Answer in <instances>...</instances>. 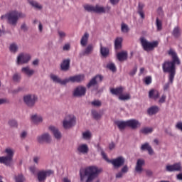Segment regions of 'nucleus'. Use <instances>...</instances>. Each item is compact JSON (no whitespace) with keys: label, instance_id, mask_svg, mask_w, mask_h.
Masks as SVG:
<instances>
[{"label":"nucleus","instance_id":"1","mask_svg":"<svg viewBox=\"0 0 182 182\" xmlns=\"http://www.w3.org/2000/svg\"><path fill=\"white\" fill-rule=\"evenodd\" d=\"M168 55L171 57L172 60L165 61L162 64V70L164 73H168V79L170 83L173 84L176 72V65H181V61H180L177 53L173 48H170L168 50Z\"/></svg>","mask_w":182,"mask_h":182},{"label":"nucleus","instance_id":"2","mask_svg":"<svg viewBox=\"0 0 182 182\" xmlns=\"http://www.w3.org/2000/svg\"><path fill=\"white\" fill-rule=\"evenodd\" d=\"M102 173V168L96 166H90L80 170V178L81 182H92L96 180Z\"/></svg>","mask_w":182,"mask_h":182},{"label":"nucleus","instance_id":"3","mask_svg":"<svg viewBox=\"0 0 182 182\" xmlns=\"http://www.w3.org/2000/svg\"><path fill=\"white\" fill-rule=\"evenodd\" d=\"M26 16L23 14L22 12H18L16 10H11L6 13L4 15L1 16V19L3 21L4 19L6 20V22L11 26H16L18 23V21L21 18H25Z\"/></svg>","mask_w":182,"mask_h":182},{"label":"nucleus","instance_id":"4","mask_svg":"<svg viewBox=\"0 0 182 182\" xmlns=\"http://www.w3.org/2000/svg\"><path fill=\"white\" fill-rule=\"evenodd\" d=\"M50 79H52V80L55 83H59L60 85H66L67 83H69V82H72L73 83H75V82L79 83L82 80H85V75H78L71 76L69 78H66L63 80L62 79L59 78L58 75H50Z\"/></svg>","mask_w":182,"mask_h":182},{"label":"nucleus","instance_id":"5","mask_svg":"<svg viewBox=\"0 0 182 182\" xmlns=\"http://www.w3.org/2000/svg\"><path fill=\"white\" fill-rule=\"evenodd\" d=\"M6 154L5 156H0V164H4L7 167H11L12 166V161H14V156L15 155V151L11 148H6L4 150Z\"/></svg>","mask_w":182,"mask_h":182},{"label":"nucleus","instance_id":"6","mask_svg":"<svg viewBox=\"0 0 182 182\" xmlns=\"http://www.w3.org/2000/svg\"><path fill=\"white\" fill-rule=\"evenodd\" d=\"M140 42L145 52H151V50H154V49L159 46V41H155L149 42L147 40H146V38L143 37L140 38Z\"/></svg>","mask_w":182,"mask_h":182},{"label":"nucleus","instance_id":"7","mask_svg":"<svg viewBox=\"0 0 182 182\" xmlns=\"http://www.w3.org/2000/svg\"><path fill=\"white\" fill-rule=\"evenodd\" d=\"M84 9L87 12H95V14H106V12H109L110 11V7H102L99 5H96L95 6L90 5H85Z\"/></svg>","mask_w":182,"mask_h":182},{"label":"nucleus","instance_id":"8","mask_svg":"<svg viewBox=\"0 0 182 182\" xmlns=\"http://www.w3.org/2000/svg\"><path fill=\"white\" fill-rule=\"evenodd\" d=\"M104 77L102 75H97L93 77L87 85V89L93 87L94 90H97L99 89V83L103 82Z\"/></svg>","mask_w":182,"mask_h":182},{"label":"nucleus","instance_id":"9","mask_svg":"<svg viewBox=\"0 0 182 182\" xmlns=\"http://www.w3.org/2000/svg\"><path fill=\"white\" fill-rule=\"evenodd\" d=\"M76 124V117L73 114H69L65 117L63 122L64 129H70Z\"/></svg>","mask_w":182,"mask_h":182},{"label":"nucleus","instance_id":"10","mask_svg":"<svg viewBox=\"0 0 182 182\" xmlns=\"http://www.w3.org/2000/svg\"><path fill=\"white\" fill-rule=\"evenodd\" d=\"M23 101L28 107H33L38 102V97L35 95H27L23 97Z\"/></svg>","mask_w":182,"mask_h":182},{"label":"nucleus","instance_id":"11","mask_svg":"<svg viewBox=\"0 0 182 182\" xmlns=\"http://www.w3.org/2000/svg\"><path fill=\"white\" fill-rule=\"evenodd\" d=\"M50 174H53V171L51 170L49 171H40L37 174L38 180L39 182L45 181L46 180L47 176H50Z\"/></svg>","mask_w":182,"mask_h":182},{"label":"nucleus","instance_id":"12","mask_svg":"<svg viewBox=\"0 0 182 182\" xmlns=\"http://www.w3.org/2000/svg\"><path fill=\"white\" fill-rule=\"evenodd\" d=\"M31 60V55L29 54H20L17 58L18 65L28 63Z\"/></svg>","mask_w":182,"mask_h":182},{"label":"nucleus","instance_id":"13","mask_svg":"<svg viewBox=\"0 0 182 182\" xmlns=\"http://www.w3.org/2000/svg\"><path fill=\"white\" fill-rule=\"evenodd\" d=\"M85 95H86V87L83 86L77 87L73 92V96L75 97H80Z\"/></svg>","mask_w":182,"mask_h":182},{"label":"nucleus","instance_id":"14","mask_svg":"<svg viewBox=\"0 0 182 182\" xmlns=\"http://www.w3.org/2000/svg\"><path fill=\"white\" fill-rule=\"evenodd\" d=\"M127 127H130L131 129H136L138 127L141 126V124L137 119H129L127 121Z\"/></svg>","mask_w":182,"mask_h":182},{"label":"nucleus","instance_id":"15","mask_svg":"<svg viewBox=\"0 0 182 182\" xmlns=\"http://www.w3.org/2000/svg\"><path fill=\"white\" fill-rule=\"evenodd\" d=\"M110 163L114 166V167H122L124 164V158L122 156H119L118 158L111 160Z\"/></svg>","mask_w":182,"mask_h":182},{"label":"nucleus","instance_id":"16","mask_svg":"<svg viewBox=\"0 0 182 182\" xmlns=\"http://www.w3.org/2000/svg\"><path fill=\"white\" fill-rule=\"evenodd\" d=\"M181 171V164L176 163L173 165L166 166V171Z\"/></svg>","mask_w":182,"mask_h":182},{"label":"nucleus","instance_id":"17","mask_svg":"<svg viewBox=\"0 0 182 182\" xmlns=\"http://www.w3.org/2000/svg\"><path fill=\"white\" fill-rule=\"evenodd\" d=\"M49 130L53 133L54 137L59 140L62 138V134L59 132V129L55 126H50L48 127Z\"/></svg>","mask_w":182,"mask_h":182},{"label":"nucleus","instance_id":"18","mask_svg":"<svg viewBox=\"0 0 182 182\" xmlns=\"http://www.w3.org/2000/svg\"><path fill=\"white\" fill-rule=\"evenodd\" d=\"M37 140L38 143H43V141H46V143H50V135L49 134L46 133L41 136H38L37 137Z\"/></svg>","mask_w":182,"mask_h":182},{"label":"nucleus","instance_id":"19","mask_svg":"<svg viewBox=\"0 0 182 182\" xmlns=\"http://www.w3.org/2000/svg\"><path fill=\"white\" fill-rule=\"evenodd\" d=\"M149 99H153L154 100H157V99H159V97H160V92H159V90H157L156 89H151L149 92Z\"/></svg>","mask_w":182,"mask_h":182},{"label":"nucleus","instance_id":"20","mask_svg":"<svg viewBox=\"0 0 182 182\" xmlns=\"http://www.w3.org/2000/svg\"><path fill=\"white\" fill-rule=\"evenodd\" d=\"M128 56L129 54L127 53V51H121L117 54V58L119 62H124V60H127Z\"/></svg>","mask_w":182,"mask_h":182},{"label":"nucleus","instance_id":"21","mask_svg":"<svg viewBox=\"0 0 182 182\" xmlns=\"http://www.w3.org/2000/svg\"><path fill=\"white\" fill-rule=\"evenodd\" d=\"M77 150L81 153V154H87V153H89V146H87L86 144H80Z\"/></svg>","mask_w":182,"mask_h":182},{"label":"nucleus","instance_id":"22","mask_svg":"<svg viewBox=\"0 0 182 182\" xmlns=\"http://www.w3.org/2000/svg\"><path fill=\"white\" fill-rule=\"evenodd\" d=\"M124 90V87L120 86L117 88H111L110 92L112 93V95H114L115 96H120L121 95H123Z\"/></svg>","mask_w":182,"mask_h":182},{"label":"nucleus","instance_id":"23","mask_svg":"<svg viewBox=\"0 0 182 182\" xmlns=\"http://www.w3.org/2000/svg\"><path fill=\"white\" fill-rule=\"evenodd\" d=\"M94 49L95 47L93 46V44H89L82 52V56H89V55H92Z\"/></svg>","mask_w":182,"mask_h":182},{"label":"nucleus","instance_id":"24","mask_svg":"<svg viewBox=\"0 0 182 182\" xmlns=\"http://www.w3.org/2000/svg\"><path fill=\"white\" fill-rule=\"evenodd\" d=\"M61 70H69V68H70V59L68 58L63 60V63L60 65Z\"/></svg>","mask_w":182,"mask_h":182},{"label":"nucleus","instance_id":"25","mask_svg":"<svg viewBox=\"0 0 182 182\" xmlns=\"http://www.w3.org/2000/svg\"><path fill=\"white\" fill-rule=\"evenodd\" d=\"M141 150H142L143 151H144V150H147L150 156H153V154H154V151H153V148H151V146H150V144H149V143H145L142 144L141 146Z\"/></svg>","mask_w":182,"mask_h":182},{"label":"nucleus","instance_id":"26","mask_svg":"<svg viewBox=\"0 0 182 182\" xmlns=\"http://www.w3.org/2000/svg\"><path fill=\"white\" fill-rule=\"evenodd\" d=\"M143 166H144V160L138 159L135 167L136 172L141 173V171H143Z\"/></svg>","mask_w":182,"mask_h":182},{"label":"nucleus","instance_id":"27","mask_svg":"<svg viewBox=\"0 0 182 182\" xmlns=\"http://www.w3.org/2000/svg\"><path fill=\"white\" fill-rule=\"evenodd\" d=\"M159 111L160 108L158 106L154 105L147 109V113L149 116H153L154 114H157Z\"/></svg>","mask_w":182,"mask_h":182},{"label":"nucleus","instance_id":"28","mask_svg":"<svg viewBox=\"0 0 182 182\" xmlns=\"http://www.w3.org/2000/svg\"><path fill=\"white\" fill-rule=\"evenodd\" d=\"M21 72H22V73H24V75H26L29 77H31V76H32L33 75V73H35V70L31 69L28 66L27 67H23L21 69Z\"/></svg>","mask_w":182,"mask_h":182},{"label":"nucleus","instance_id":"29","mask_svg":"<svg viewBox=\"0 0 182 182\" xmlns=\"http://www.w3.org/2000/svg\"><path fill=\"white\" fill-rule=\"evenodd\" d=\"M87 42H89V34L88 33H85L80 40L81 46H86Z\"/></svg>","mask_w":182,"mask_h":182},{"label":"nucleus","instance_id":"30","mask_svg":"<svg viewBox=\"0 0 182 182\" xmlns=\"http://www.w3.org/2000/svg\"><path fill=\"white\" fill-rule=\"evenodd\" d=\"M115 124L119 130H124L127 127V121H116Z\"/></svg>","mask_w":182,"mask_h":182},{"label":"nucleus","instance_id":"31","mask_svg":"<svg viewBox=\"0 0 182 182\" xmlns=\"http://www.w3.org/2000/svg\"><path fill=\"white\" fill-rule=\"evenodd\" d=\"M100 53L103 58H107V55L109 53V48L107 47H103V46L100 44Z\"/></svg>","mask_w":182,"mask_h":182},{"label":"nucleus","instance_id":"32","mask_svg":"<svg viewBox=\"0 0 182 182\" xmlns=\"http://www.w3.org/2000/svg\"><path fill=\"white\" fill-rule=\"evenodd\" d=\"M122 42H123V38L122 37H117L115 39V42H114L115 49H121Z\"/></svg>","mask_w":182,"mask_h":182},{"label":"nucleus","instance_id":"33","mask_svg":"<svg viewBox=\"0 0 182 182\" xmlns=\"http://www.w3.org/2000/svg\"><path fill=\"white\" fill-rule=\"evenodd\" d=\"M31 120L33 122L38 124V123H42L43 119H42L41 116L34 114L31 116Z\"/></svg>","mask_w":182,"mask_h":182},{"label":"nucleus","instance_id":"34","mask_svg":"<svg viewBox=\"0 0 182 182\" xmlns=\"http://www.w3.org/2000/svg\"><path fill=\"white\" fill-rule=\"evenodd\" d=\"M143 8H144V4L141 3H139L138 5V14L140 15L142 19H144V11H143Z\"/></svg>","mask_w":182,"mask_h":182},{"label":"nucleus","instance_id":"35","mask_svg":"<svg viewBox=\"0 0 182 182\" xmlns=\"http://www.w3.org/2000/svg\"><path fill=\"white\" fill-rule=\"evenodd\" d=\"M140 133L142 134H149V133H153V128L151 127H144L140 130Z\"/></svg>","mask_w":182,"mask_h":182},{"label":"nucleus","instance_id":"36","mask_svg":"<svg viewBox=\"0 0 182 182\" xmlns=\"http://www.w3.org/2000/svg\"><path fill=\"white\" fill-rule=\"evenodd\" d=\"M30 4L31 6H33V8H36V9H42L43 8L42 5L39 4V3L36 1H31Z\"/></svg>","mask_w":182,"mask_h":182},{"label":"nucleus","instance_id":"37","mask_svg":"<svg viewBox=\"0 0 182 182\" xmlns=\"http://www.w3.org/2000/svg\"><path fill=\"white\" fill-rule=\"evenodd\" d=\"M121 31L124 33H129V31H130V28H129V26H127V24L122 23L121 24Z\"/></svg>","mask_w":182,"mask_h":182},{"label":"nucleus","instance_id":"38","mask_svg":"<svg viewBox=\"0 0 182 182\" xmlns=\"http://www.w3.org/2000/svg\"><path fill=\"white\" fill-rule=\"evenodd\" d=\"M92 115L95 120H100L102 118V114L97 112V111H92Z\"/></svg>","mask_w":182,"mask_h":182},{"label":"nucleus","instance_id":"39","mask_svg":"<svg viewBox=\"0 0 182 182\" xmlns=\"http://www.w3.org/2000/svg\"><path fill=\"white\" fill-rule=\"evenodd\" d=\"M16 182H23L25 181V176L22 173L18 174L15 178Z\"/></svg>","mask_w":182,"mask_h":182},{"label":"nucleus","instance_id":"40","mask_svg":"<svg viewBox=\"0 0 182 182\" xmlns=\"http://www.w3.org/2000/svg\"><path fill=\"white\" fill-rule=\"evenodd\" d=\"M8 124L10 126V127H18V122H16L15 119L9 120Z\"/></svg>","mask_w":182,"mask_h":182},{"label":"nucleus","instance_id":"41","mask_svg":"<svg viewBox=\"0 0 182 182\" xmlns=\"http://www.w3.org/2000/svg\"><path fill=\"white\" fill-rule=\"evenodd\" d=\"M9 49L11 52H13L14 53H15L16 52H18V49H19V48L16 44H11L10 45Z\"/></svg>","mask_w":182,"mask_h":182},{"label":"nucleus","instance_id":"42","mask_svg":"<svg viewBox=\"0 0 182 182\" xmlns=\"http://www.w3.org/2000/svg\"><path fill=\"white\" fill-rule=\"evenodd\" d=\"M119 100H130V94H127V95L121 94L119 96Z\"/></svg>","mask_w":182,"mask_h":182},{"label":"nucleus","instance_id":"43","mask_svg":"<svg viewBox=\"0 0 182 182\" xmlns=\"http://www.w3.org/2000/svg\"><path fill=\"white\" fill-rule=\"evenodd\" d=\"M107 69H109V70H111L112 72H116L117 70L116 65L113 63L107 64Z\"/></svg>","mask_w":182,"mask_h":182},{"label":"nucleus","instance_id":"44","mask_svg":"<svg viewBox=\"0 0 182 182\" xmlns=\"http://www.w3.org/2000/svg\"><path fill=\"white\" fill-rule=\"evenodd\" d=\"M173 36L175 38H178L180 36V28L178 27H175L173 31Z\"/></svg>","mask_w":182,"mask_h":182},{"label":"nucleus","instance_id":"45","mask_svg":"<svg viewBox=\"0 0 182 182\" xmlns=\"http://www.w3.org/2000/svg\"><path fill=\"white\" fill-rule=\"evenodd\" d=\"M166 99L167 96L165 94H163L158 101L159 105H163V103H166Z\"/></svg>","mask_w":182,"mask_h":182},{"label":"nucleus","instance_id":"46","mask_svg":"<svg viewBox=\"0 0 182 182\" xmlns=\"http://www.w3.org/2000/svg\"><path fill=\"white\" fill-rule=\"evenodd\" d=\"M156 28L158 31H161V29H163V23L159 18H156Z\"/></svg>","mask_w":182,"mask_h":182},{"label":"nucleus","instance_id":"47","mask_svg":"<svg viewBox=\"0 0 182 182\" xmlns=\"http://www.w3.org/2000/svg\"><path fill=\"white\" fill-rule=\"evenodd\" d=\"M144 82L145 85H151V82H152L151 76L145 77V78L144 79Z\"/></svg>","mask_w":182,"mask_h":182},{"label":"nucleus","instance_id":"48","mask_svg":"<svg viewBox=\"0 0 182 182\" xmlns=\"http://www.w3.org/2000/svg\"><path fill=\"white\" fill-rule=\"evenodd\" d=\"M13 80L14 82H21V74L19 73H15L13 75Z\"/></svg>","mask_w":182,"mask_h":182},{"label":"nucleus","instance_id":"49","mask_svg":"<svg viewBox=\"0 0 182 182\" xmlns=\"http://www.w3.org/2000/svg\"><path fill=\"white\" fill-rule=\"evenodd\" d=\"M91 105L95 107H100V106H102V102L99 100H95L91 102Z\"/></svg>","mask_w":182,"mask_h":182},{"label":"nucleus","instance_id":"50","mask_svg":"<svg viewBox=\"0 0 182 182\" xmlns=\"http://www.w3.org/2000/svg\"><path fill=\"white\" fill-rule=\"evenodd\" d=\"M92 134H90V132H85L84 133H82V137L83 139H90Z\"/></svg>","mask_w":182,"mask_h":182},{"label":"nucleus","instance_id":"51","mask_svg":"<svg viewBox=\"0 0 182 182\" xmlns=\"http://www.w3.org/2000/svg\"><path fill=\"white\" fill-rule=\"evenodd\" d=\"M59 37L60 38V39H63V38H65L66 36V33L63 32L62 31H59L58 32Z\"/></svg>","mask_w":182,"mask_h":182},{"label":"nucleus","instance_id":"52","mask_svg":"<svg viewBox=\"0 0 182 182\" xmlns=\"http://www.w3.org/2000/svg\"><path fill=\"white\" fill-rule=\"evenodd\" d=\"M136 73H137V67H134L133 70L130 71L129 75L134 76V75H136Z\"/></svg>","mask_w":182,"mask_h":182},{"label":"nucleus","instance_id":"53","mask_svg":"<svg viewBox=\"0 0 182 182\" xmlns=\"http://www.w3.org/2000/svg\"><path fill=\"white\" fill-rule=\"evenodd\" d=\"M101 154L104 160H106V161H107L108 163H110L111 161L109 160V159H107V156L106 155V153H105V151H102Z\"/></svg>","mask_w":182,"mask_h":182},{"label":"nucleus","instance_id":"54","mask_svg":"<svg viewBox=\"0 0 182 182\" xmlns=\"http://www.w3.org/2000/svg\"><path fill=\"white\" fill-rule=\"evenodd\" d=\"M176 128L178 129V130H181V132H182V122H177L176 125Z\"/></svg>","mask_w":182,"mask_h":182},{"label":"nucleus","instance_id":"55","mask_svg":"<svg viewBox=\"0 0 182 182\" xmlns=\"http://www.w3.org/2000/svg\"><path fill=\"white\" fill-rule=\"evenodd\" d=\"M29 170H30L31 173H32V174H36V167L31 166L29 168Z\"/></svg>","mask_w":182,"mask_h":182},{"label":"nucleus","instance_id":"56","mask_svg":"<svg viewBox=\"0 0 182 182\" xmlns=\"http://www.w3.org/2000/svg\"><path fill=\"white\" fill-rule=\"evenodd\" d=\"M21 29L24 32H26V31H28V26H26V23H23L21 26Z\"/></svg>","mask_w":182,"mask_h":182},{"label":"nucleus","instance_id":"57","mask_svg":"<svg viewBox=\"0 0 182 182\" xmlns=\"http://www.w3.org/2000/svg\"><path fill=\"white\" fill-rule=\"evenodd\" d=\"M121 171H122L123 173H127V171H129V167H127V165L124 166L122 168Z\"/></svg>","mask_w":182,"mask_h":182},{"label":"nucleus","instance_id":"58","mask_svg":"<svg viewBox=\"0 0 182 182\" xmlns=\"http://www.w3.org/2000/svg\"><path fill=\"white\" fill-rule=\"evenodd\" d=\"M63 50H69V49H70V44H65L63 47Z\"/></svg>","mask_w":182,"mask_h":182},{"label":"nucleus","instance_id":"59","mask_svg":"<svg viewBox=\"0 0 182 182\" xmlns=\"http://www.w3.org/2000/svg\"><path fill=\"white\" fill-rule=\"evenodd\" d=\"M170 81L167 83H166L164 86V90H167L170 87Z\"/></svg>","mask_w":182,"mask_h":182},{"label":"nucleus","instance_id":"60","mask_svg":"<svg viewBox=\"0 0 182 182\" xmlns=\"http://www.w3.org/2000/svg\"><path fill=\"white\" fill-rule=\"evenodd\" d=\"M40 159L41 158H39L38 156H34L33 160L36 163V164H38Z\"/></svg>","mask_w":182,"mask_h":182},{"label":"nucleus","instance_id":"61","mask_svg":"<svg viewBox=\"0 0 182 182\" xmlns=\"http://www.w3.org/2000/svg\"><path fill=\"white\" fill-rule=\"evenodd\" d=\"M27 134H28V133L26 132H23L20 135L21 139H25V137H26Z\"/></svg>","mask_w":182,"mask_h":182},{"label":"nucleus","instance_id":"62","mask_svg":"<svg viewBox=\"0 0 182 182\" xmlns=\"http://www.w3.org/2000/svg\"><path fill=\"white\" fill-rule=\"evenodd\" d=\"M123 177V172L120 171L118 173L116 174V178H122Z\"/></svg>","mask_w":182,"mask_h":182},{"label":"nucleus","instance_id":"63","mask_svg":"<svg viewBox=\"0 0 182 182\" xmlns=\"http://www.w3.org/2000/svg\"><path fill=\"white\" fill-rule=\"evenodd\" d=\"M114 147H116V145L114 144V143L112 142L111 144H109V150H113Z\"/></svg>","mask_w":182,"mask_h":182},{"label":"nucleus","instance_id":"64","mask_svg":"<svg viewBox=\"0 0 182 182\" xmlns=\"http://www.w3.org/2000/svg\"><path fill=\"white\" fill-rule=\"evenodd\" d=\"M63 182H71L70 180L68 177L63 178Z\"/></svg>","mask_w":182,"mask_h":182}]
</instances>
